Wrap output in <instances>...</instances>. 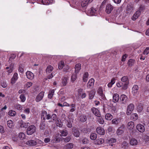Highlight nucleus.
Returning a JSON list of instances; mask_svg holds the SVG:
<instances>
[{"instance_id": "28", "label": "nucleus", "mask_w": 149, "mask_h": 149, "mask_svg": "<svg viewBox=\"0 0 149 149\" xmlns=\"http://www.w3.org/2000/svg\"><path fill=\"white\" fill-rule=\"evenodd\" d=\"M53 69V67L51 65H49L47 66L46 69V72L47 74L50 73Z\"/></svg>"}, {"instance_id": "13", "label": "nucleus", "mask_w": 149, "mask_h": 149, "mask_svg": "<svg viewBox=\"0 0 149 149\" xmlns=\"http://www.w3.org/2000/svg\"><path fill=\"white\" fill-rule=\"evenodd\" d=\"M95 80L93 78L90 79L87 84V87L88 88H91L93 86Z\"/></svg>"}, {"instance_id": "6", "label": "nucleus", "mask_w": 149, "mask_h": 149, "mask_svg": "<svg viewBox=\"0 0 149 149\" xmlns=\"http://www.w3.org/2000/svg\"><path fill=\"white\" fill-rule=\"evenodd\" d=\"M125 130V126L124 125L121 126L117 130L116 133L118 135L123 134Z\"/></svg>"}, {"instance_id": "36", "label": "nucleus", "mask_w": 149, "mask_h": 149, "mask_svg": "<svg viewBox=\"0 0 149 149\" xmlns=\"http://www.w3.org/2000/svg\"><path fill=\"white\" fill-rule=\"evenodd\" d=\"M105 118L108 120H111L113 118V116L110 113H107L105 116Z\"/></svg>"}, {"instance_id": "9", "label": "nucleus", "mask_w": 149, "mask_h": 149, "mask_svg": "<svg viewBox=\"0 0 149 149\" xmlns=\"http://www.w3.org/2000/svg\"><path fill=\"white\" fill-rule=\"evenodd\" d=\"M91 110L92 113L96 116L99 117L100 115V111L97 108L93 107L91 109Z\"/></svg>"}, {"instance_id": "12", "label": "nucleus", "mask_w": 149, "mask_h": 149, "mask_svg": "<svg viewBox=\"0 0 149 149\" xmlns=\"http://www.w3.org/2000/svg\"><path fill=\"white\" fill-rule=\"evenodd\" d=\"M97 133L100 135H103L105 134V131L104 128L101 127H97L96 129Z\"/></svg>"}, {"instance_id": "7", "label": "nucleus", "mask_w": 149, "mask_h": 149, "mask_svg": "<svg viewBox=\"0 0 149 149\" xmlns=\"http://www.w3.org/2000/svg\"><path fill=\"white\" fill-rule=\"evenodd\" d=\"M139 87L137 85H134L132 88V93L133 95L136 96L139 93Z\"/></svg>"}, {"instance_id": "8", "label": "nucleus", "mask_w": 149, "mask_h": 149, "mask_svg": "<svg viewBox=\"0 0 149 149\" xmlns=\"http://www.w3.org/2000/svg\"><path fill=\"white\" fill-rule=\"evenodd\" d=\"M136 129L141 133H143L145 131L144 126L141 124H138L136 126Z\"/></svg>"}, {"instance_id": "26", "label": "nucleus", "mask_w": 149, "mask_h": 149, "mask_svg": "<svg viewBox=\"0 0 149 149\" xmlns=\"http://www.w3.org/2000/svg\"><path fill=\"white\" fill-rule=\"evenodd\" d=\"M72 133L76 137H78L79 135V131L75 128H73Z\"/></svg>"}, {"instance_id": "41", "label": "nucleus", "mask_w": 149, "mask_h": 149, "mask_svg": "<svg viewBox=\"0 0 149 149\" xmlns=\"http://www.w3.org/2000/svg\"><path fill=\"white\" fill-rule=\"evenodd\" d=\"M64 66V63L63 61H61L58 64V68L61 70L62 69Z\"/></svg>"}, {"instance_id": "55", "label": "nucleus", "mask_w": 149, "mask_h": 149, "mask_svg": "<svg viewBox=\"0 0 149 149\" xmlns=\"http://www.w3.org/2000/svg\"><path fill=\"white\" fill-rule=\"evenodd\" d=\"M18 71L19 72L21 73H23L24 72V70L23 69V66L22 65H19L18 68Z\"/></svg>"}, {"instance_id": "50", "label": "nucleus", "mask_w": 149, "mask_h": 149, "mask_svg": "<svg viewBox=\"0 0 149 149\" xmlns=\"http://www.w3.org/2000/svg\"><path fill=\"white\" fill-rule=\"evenodd\" d=\"M60 133L61 136H66L68 134V131L66 130L61 131Z\"/></svg>"}, {"instance_id": "20", "label": "nucleus", "mask_w": 149, "mask_h": 149, "mask_svg": "<svg viewBox=\"0 0 149 149\" xmlns=\"http://www.w3.org/2000/svg\"><path fill=\"white\" fill-rule=\"evenodd\" d=\"M130 144L132 146L136 145L138 144L137 140L135 138H132L130 140Z\"/></svg>"}, {"instance_id": "51", "label": "nucleus", "mask_w": 149, "mask_h": 149, "mask_svg": "<svg viewBox=\"0 0 149 149\" xmlns=\"http://www.w3.org/2000/svg\"><path fill=\"white\" fill-rule=\"evenodd\" d=\"M128 142L125 141H124L121 144V147L122 148H125L128 147Z\"/></svg>"}, {"instance_id": "48", "label": "nucleus", "mask_w": 149, "mask_h": 149, "mask_svg": "<svg viewBox=\"0 0 149 149\" xmlns=\"http://www.w3.org/2000/svg\"><path fill=\"white\" fill-rule=\"evenodd\" d=\"M90 137L91 139L95 140L97 138V135L95 133H92L91 134Z\"/></svg>"}, {"instance_id": "3", "label": "nucleus", "mask_w": 149, "mask_h": 149, "mask_svg": "<svg viewBox=\"0 0 149 149\" xmlns=\"http://www.w3.org/2000/svg\"><path fill=\"white\" fill-rule=\"evenodd\" d=\"M41 117L43 120L46 119L49 120L51 119V115L49 114H47L45 111H42L41 113Z\"/></svg>"}, {"instance_id": "1", "label": "nucleus", "mask_w": 149, "mask_h": 149, "mask_svg": "<svg viewBox=\"0 0 149 149\" xmlns=\"http://www.w3.org/2000/svg\"><path fill=\"white\" fill-rule=\"evenodd\" d=\"M36 127L34 125H31L27 127L26 133L28 135H31L35 132Z\"/></svg>"}, {"instance_id": "30", "label": "nucleus", "mask_w": 149, "mask_h": 149, "mask_svg": "<svg viewBox=\"0 0 149 149\" xmlns=\"http://www.w3.org/2000/svg\"><path fill=\"white\" fill-rule=\"evenodd\" d=\"M62 83L63 86H65L68 83V78L67 77H64L62 79Z\"/></svg>"}, {"instance_id": "37", "label": "nucleus", "mask_w": 149, "mask_h": 149, "mask_svg": "<svg viewBox=\"0 0 149 149\" xmlns=\"http://www.w3.org/2000/svg\"><path fill=\"white\" fill-rule=\"evenodd\" d=\"M81 65L80 64L78 63L76 65L75 67V72L77 73L80 70L81 68Z\"/></svg>"}, {"instance_id": "19", "label": "nucleus", "mask_w": 149, "mask_h": 149, "mask_svg": "<svg viewBox=\"0 0 149 149\" xmlns=\"http://www.w3.org/2000/svg\"><path fill=\"white\" fill-rule=\"evenodd\" d=\"M141 13L140 10L137 11L132 17V19L133 20H135L139 16Z\"/></svg>"}, {"instance_id": "62", "label": "nucleus", "mask_w": 149, "mask_h": 149, "mask_svg": "<svg viewBox=\"0 0 149 149\" xmlns=\"http://www.w3.org/2000/svg\"><path fill=\"white\" fill-rule=\"evenodd\" d=\"M127 56V55L126 54L123 55L122 56L121 61H125Z\"/></svg>"}, {"instance_id": "32", "label": "nucleus", "mask_w": 149, "mask_h": 149, "mask_svg": "<svg viewBox=\"0 0 149 149\" xmlns=\"http://www.w3.org/2000/svg\"><path fill=\"white\" fill-rule=\"evenodd\" d=\"M119 99V95L117 93L114 94L113 95V100L116 102H118Z\"/></svg>"}, {"instance_id": "61", "label": "nucleus", "mask_w": 149, "mask_h": 149, "mask_svg": "<svg viewBox=\"0 0 149 149\" xmlns=\"http://www.w3.org/2000/svg\"><path fill=\"white\" fill-rule=\"evenodd\" d=\"M45 123L44 122H41L40 125V129L41 130H43L45 129Z\"/></svg>"}, {"instance_id": "35", "label": "nucleus", "mask_w": 149, "mask_h": 149, "mask_svg": "<svg viewBox=\"0 0 149 149\" xmlns=\"http://www.w3.org/2000/svg\"><path fill=\"white\" fill-rule=\"evenodd\" d=\"M14 108L18 110H21L22 108V106L20 104H17L14 105Z\"/></svg>"}, {"instance_id": "63", "label": "nucleus", "mask_w": 149, "mask_h": 149, "mask_svg": "<svg viewBox=\"0 0 149 149\" xmlns=\"http://www.w3.org/2000/svg\"><path fill=\"white\" fill-rule=\"evenodd\" d=\"M30 112V109L29 108H28L26 109L24 111V112L25 113L28 114Z\"/></svg>"}, {"instance_id": "56", "label": "nucleus", "mask_w": 149, "mask_h": 149, "mask_svg": "<svg viewBox=\"0 0 149 149\" xmlns=\"http://www.w3.org/2000/svg\"><path fill=\"white\" fill-rule=\"evenodd\" d=\"M1 85L3 88H6L7 86V84L6 82L4 81H2L1 82Z\"/></svg>"}, {"instance_id": "39", "label": "nucleus", "mask_w": 149, "mask_h": 149, "mask_svg": "<svg viewBox=\"0 0 149 149\" xmlns=\"http://www.w3.org/2000/svg\"><path fill=\"white\" fill-rule=\"evenodd\" d=\"M87 120V117L85 115H82L80 116V121L82 122H84Z\"/></svg>"}, {"instance_id": "43", "label": "nucleus", "mask_w": 149, "mask_h": 149, "mask_svg": "<svg viewBox=\"0 0 149 149\" xmlns=\"http://www.w3.org/2000/svg\"><path fill=\"white\" fill-rule=\"evenodd\" d=\"M70 106L71 107V109L70 110V112H72L74 111L75 110V104H71Z\"/></svg>"}, {"instance_id": "33", "label": "nucleus", "mask_w": 149, "mask_h": 149, "mask_svg": "<svg viewBox=\"0 0 149 149\" xmlns=\"http://www.w3.org/2000/svg\"><path fill=\"white\" fill-rule=\"evenodd\" d=\"M16 112L15 111L11 110L8 112V115L11 116H14L16 115Z\"/></svg>"}, {"instance_id": "34", "label": "nucleus", "mask_w": 149, "mask_h": 149, "mask_svg": "<svg viewBox=\"0 0 149 149\" xmlns=\"http://www.w3.org/2000/svg\"><path fill=\"white\" fill-rule=\"evenodd\" d=\"M138 116L137 113H134L131 115V119L133 121H135L137 120L138 118Z\"/></svg>"}, {"instance_id": "4", "label": "nucleus", "mask_w": 149, "mask_h": 149, "mask_svg": "<svg viewBox=\"0 0 149 149\" xmlns=\"http://www.w3.org/2000/svg\"><path fill=\"white\" fill-rule=\"evenodd\" d=\"M134 108V106L133 104H130L127 107L126 114L127 115H130L132 113Z\"/></svg>"}, {"instance_id": "14", "label": "nucleus", "mask_w": 149, "mask_h": 149, "mask_svg": "<svg viewBox=\"0 0 149 149\" xmlns=\"http://www.w3.org/2000/svg\"><path fill=\"white\" fill-rule=\"evenodd\" d=\"M58 134L54 135L53 136L52 141L53 143H58L60 142V138L58 137Z\"/></svg>"}, {"instance_id": "10", "label": "nucleus", "mask_w": 149, "mask_h": 149, "mask_svg": "<svg viewBox=\"0 0 149 149\" xmlns=\"http://www.w3.org/2000/svg\"><path fill=\"white\" fill-rule=\"evenodd\" d=\"M97 93L102 99L104 98L105 96L103 93V88L102 87L100 86L98 88L97 90Z\"/></svg>"}, {"instance_id": "2", "label": "nucleus", "mask_w": 149, "mask_h": 149, "mask_svg": "<svg viewBox=\"0 0 149 149\" xmlns=\"http://www.w3.org/2000/svg\"><path fill=\"white\" fill-rule=\"evenodd\" d=\"M37 142H39L40 143H42V141L39 140H37L36 141L31 140L27 141L26 144L28 146H33L36 145Z\"/></svg>"}, {"instance_id": "60", "label": "nucleus", "mask_w": 149, "mask_h": 149, "mask_svg": "<svg viewBox=\"0 0 149 149\" xmlns=\"http://www.w3.org/2000/svg\"><path fill=\"white\" fill-rule=\"evenodd\" d=\"M63 139L64 140L65 142H68L70 140L71 137L70 136H68L66 138H63Z\"/></svg>"}, {"instance_id": "53", "label": "nucleus", "mask_w": 149, "mask_h": 149, "mask_svg": "<svg viewBox=\"0 0 149 149\" xmlns=\"http://www.w3.org/2000/svg\"><path fill=\"white\" fill-rule=\"evenodd\" d=\"M134 61L132 59H130L127 62L128 65L129 66H132L134 63Z\"/></svg>"}, {"instance_id": "21", "label": "nucleus", "mask_w": 149, "mask_h": 149, "mask_svg": "<svg viewBox=\"0 0 149 149\" xmlns=\"http://www.w3.org/2000/svg\"><path fill=\"white\" fill-rule=\"evenodd\" d=\"M90 3L88 0H83L81 2V5L82 7H87Z\"/></svg>"}, {"instance_id": "45", "label": "nucleus", "mask_w": 149, "mask_h": 149, "mask_svg": "<svg viewBox=\"0 0 149 149\" xmlns=\"http://www.w3.org/2000/svg\"><path fill=\"white\" fill-rule=\"evenodd\" d=\"M40 4L45 5H47L49 4V1L48 0H40Z\"/></svg>"}, {"instance_id": "5", "label": "nucleus", "mask_w": 149, "mask_h": 149, "mask_svg": "<svg viewBox=\"0 0 149 149\" xmlns=\"http://www.w3.org/2000/svg\"><path fill=\"white\" fill-rule=\"evenodd\" d=\"M97 9H98L97 8H94L92 7L88 10V13L90 15L95 16L97 14Z\"/></svg>"}, {"instance_id": "17", "label": "nucleus", "mask_w": 149, "mask_h": 149, "mask_svg": "<svg viewBox=\"0 0 149 149\" xmlns=\"http://www.w3.org/2000/svg\"><path fill=\"white\" fill-rule=\"evenodd\" d=\"M18 79V74L17 73H14L11 79V84H15Z\"/></svg>"}, {"instance_id": "16", "label": "nucleus", "mask_w": 149, "mask_h": 149, "mask_svg": "<svg viewBox=\"0 0 149 149\" xmlns=\"http://www.w3.org/2000/svg\"><path fill=\"white\" fill-rule=\"evenodd\" d=\"M26 74L27 78L30 80H32L34 78V74L30 71H27L26 72Z\"/></svg>"}, {"instance_id": "58", "label": "nucleus", "mask_w": 149, "mask_h": 149, "mask_svg": "<svg viewBox=\"0 0 149 149\" xmlns=\"http://www.w3.org/2000/svg\"><path fill=\"white\" fill-rule=\"evenodd\" d=\"M149 53V47H147L143 52V54L147 55Z\"/></svg>"}, {"instance_id": "49", "label": "nucleus", "mask_w": 149, "mask_h": 149, "mask_svg": "<svg viewBox=\"0 0 149 149\" xmlns=\"http://www.w3.org/2000/svg\"><path fill=\"white\" fill-rule=\"evenodd\" d=\"M32 83L31 82H27L24 85V87L26 88H30L32 85Z\"/></svg>"}, {"instance_id": "23", "label": "nucleus", "mask_w": 149, "mask_h": 149, "mask_svg": "<svg viewBox=\"0 0 149 149\" xmlns=\"http://www.w3.org/2000/svg\"><path fill=\"white\" fill-rule=\"evenodd\" d=\"M104 140L102 138L98 139L94 141V143L95 145H100L104 143Z\"/></svg>"}, {"instance_id": "52", "label": "nucleus", "mask_w": 149, "mask_h": 149, "mask_svg": "<svg viewBox=\"0 0 149 149\" xmlns=\"http://www.w3.org/2000/svg\"><path fill=\"white\" fill-rule=\"evenodd\" d=\"M133 10V8L132 6L130 5H127V11H129L130 12H132Z\"/></svg>"}, {"instance_id": "64", "label": "nucleus", "mask_w": 149, "mask_h": 149, "mask_svg": "<svg viewBox=\"0 0 149 149\" xmlns=\"http://www.w3.org/2000/svg\"><path fill=\"white\" fill-rule=\"evenodd\" d=\"M56 118V115L55 114H53L52 116H51V118L53 120H55Z\"/></svg>"}, {"instance_id": "27", "label": "nucleus", "mask_w": 149, "mask_h": 149, "mask_svg": "<svg viewBox=\"0 0 149 149\" xmlns=\"http://www.w3.org/2000/svg\"><path fill=\"white\" fill-rule=\"evenodd\" d=\"M54 89H51L49 91L48 95V97L49 98L51 99L52 98L54 94Z\"/></svg>"}, {"instance_id": "25", "label": "nucleus", "mask_w": 149, "mask_h": 149, "mask_svg": "<svg viewBox=\"0 0 149 149\" xmlns=\"http://www.w3.org/2000/svg\"><path fill=\"white\" fill-rule=\"evenodd\" d=\"M121 121V119L119 118H115L113 119L112 121V123L113 124L117 125Z\"/></svg>"}, {"instance_id": "54", "label": "nucleus", "mask_w": 149, "mask_h": 149, "mask_svg": "<svg viewBox=\"0 0 149 149\" xmlns=\"http://www.w3.org/2000/svg\"><path fill=\"white\" fill-rule=\"evenodd\" d=\"M128 84L129 82L123 83V86H122V89L125 90L127 88Z\"/></svg>"}, {"instance_id": "57", "label": "nucleus", "mask_w": 149, "mask_h": 149, "mask_svg": "<svg viewBox=\"0 0 149 149\" xmlns=\"http://www.w3.org/2000/svg\"><path fill=\"white\" fill-rule=\"evenodd\" d=\"M19 98L22 102H24L26 100V97L24 95H21L19 97Z\"/></svg>"}, {"instance_id": "31", "label": "nucleus", "mask_w": 149, "mask_h": 149, "mask_svg": "<svg viewBox=\"0 0 149 149\" xmlns=\"http://www.w3.org/2000/svg\"><path fill=\"white\" fill-rule=\"evenodd\" d=\"M88 74L87 72H85L83 74V80L84 82H86L88 79Z\"/></svg>"}, {"instance_id": "42", "label": "nucleus", "mask_w": 149, "mask_h": 149, "mask_svg": "<svg viewBox=\"0 0 149 149\" xmlns=\"http://www.w3.org/2000/svg\"><path fill=\"white\" fill-rule=\"evenodd\" d=\"M122 81L124 83L129 82L128 79L127 77L124 76L121 79Z\"/></svg>"}, {"instance_id": "47", "label": "nucleus", "mask_w": 149, "mask_h": 149, "mask_svg": "<svg viewBox=\"0 0 149 149\" xmlns=\"http://www.w3.org/2000/svg\"><path fill=\"white\" fill-rule=\"evenodd\" d=\"M56 125L57 126L59 127H61L62 126V124L60 120L57 119L56 120Z\"/></svg>"}, {"instance_id": "59", "label": "nucleus", "mask_w": 149, "mask_h": 149, "mask_svg": "<svg viewBox=\"0 0 149 149\" xmlns=\"http://www.w3.org/2000/svg\"><path fill=\"white\" fill-rule=\"evenodd\" d=\"M77 77L75 74H72L71 77V81L72 82H74L76 79Z\"/></svg>"}, {"instance_id": "24", "label": "nucleus", "mask_w": 149, "mask_h": 149, "mask_svg": "<svg viewBox=\"0 0 149 149\" xmlns=\"http://www.w3.org/2000/svg\"><path fill=\"white\" fill-rule=\"evenodd\" d=\"M120 99L122 103L124 104L126 102L127 97L125 95H121Z\"/></svg>"}, {"instance_id": "22", "label": "nucleus", "mask_w": 149, "mask_h": 149, "mask_svg": "<svg viewBox=\"0 0 149 149\" xmlns=\"http://www.w3.org/2000/svg\"><path fill=\"white\" fill-rule=\"evenodd\" d=\"M134 126V123L133 121H130L128 123L127 125L128 129L130 130H132Z\"/></svg>"}, {"instance_id": "11", "label": "nucleus", "mask_w": 149, "mask_h": 149, "mask_svg": "<svg viewBox=\"0 0 149 149\" xmlns=\"http://www.w3.org/2000/svg\"><path fill=\"white\" fill-rule=\"evenodd\" d=\"M89 99L90 100L92 99L96 93V91L95 89H92L90 91H88Z\"/></svg>"}, {"instance_id": "46", "label": "nucleus", "mask_w": 149, "mask_h": 149, "mask_svg": "<svg viewBox=\"0 0 149 149\" xmlns=\"http://www.w3.org/2000/svg\"><path fill=\"white\" fill-rule=\"evenodd\" d=\"M99 118H97L98 122L101 124H103L104 123V120L103 118L101 116L98 117Z\"/></svg>"}, {"instance_id": "38", "label": "nucleus", "mask_w": 149, "mask_h": 149, "mask_svg": "<svg viewBox=\"0 0 149 149\" xmlns=\"http://www.w3.org/2000/svg\"><path fill=\"white\" fill-rule=\"evenodd\" d=\"M143 109V106L142 104L140 103L139 104L137 107V111H138L139 112H140Z\"/></svg>"}, {"instance_id": "15", "label": "nucleus", "mask_w": 149, "mask_h": 149, "mask_svg": "<svg viewBox=\"0 0 149 149\" xmlns=\"http://www.w3.org/2000/svg\"><path fill=\"white\" fill-rule=\"evenodd\" d=\"M44 92L42 91L40 92L36 98V101L37 102H39L41 100L44 95Z\"/></svg>"}, {"instance_id": "29", "label": "nucleus", "mask_w": 149, "mask_h": 149, "mask_svg": "<svg viewBox=\"0 0 149 149\" xmlns=\"http://www.w3.org/2000/svg\"><path fill=\"white\" fill-rule=\"evenodd\" d=\"M7 125L10 128H12L14 126L13 122L11 120H9L7 122Z\"/></svg>"}, {"instance_id": "40", "label": "nucleus", "mask_w": 149, "mask_h": 149, "mask_svg": "<svg viewBox=\"0 0 149 149\" xmlns=\"http://www.w3.org/2000/svg\"><path fill=\"white\" fill-rule=\"evenodd\" d=\"M19 137L21 140H23L26 138V136L25 134L22 132H20L19 134Z\"/></svg>"}, {"instance_id": "18", "label": "nucleus", "mask_w": 149, "mask_h": 149, "mask_svg": "<svg viewBox=\"0 0 149 149\" xmlns=\"http://www.w3.org/2000/svg\"><path fill=\"white\" fill-rule=\"evenodd\" d=\"M113 9V6L110 4H108L106 7V12L108 14H109Z\"/></svg>"}, {"instance_id": "44", "label": "nucleus", "mask_w": 149, "mask_h": 149, "mask_svg": "<svg viewBox=\"0 0 149 149\" xmlns=\"http://www.w3.org/2000/svg\"><path fill=\"white\" fill-rule=\"evenodd\" d=\"M73 147V144L71 143H69L67 144L65 146V148L67 149H71Z\"/></svg>"}]
</instances>
